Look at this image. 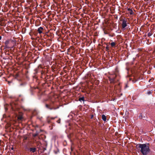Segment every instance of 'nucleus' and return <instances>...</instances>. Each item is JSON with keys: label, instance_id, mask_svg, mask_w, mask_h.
Wrapping results in <instances>:
<instances>
[{"label": "nucleus", "instance_id": "nucleus-1", "mask_svg": "<svg viewBox=\"0 0 155 155\" xmlns=\"http://www.w3.org/2000/svg\"><path fill=\"white\" fill-rule=\"evenodd\" d=\"M149 144H138L136 147L137 148L140 149V151L143 155H147L150 151Z\"/></svg>", "mask_w": 155, "mask_h": 155}, {"label": "nucleus", "instance_id": "nucleus-2", "mask_svg": "<svg viewBox=\"0 0 155 155\" xmlns=\"http://www.w3.org/2000/svg\"><path fill=\"white\" fill-rule=\"evenodd\" d=\"M109 81L111 84H114L119 81V79L117 78V76L115 74H114L109 77Z\"/></svg>", "mask_w": 155, "mask_h": 155}, {"label": "nucleus", "instance_id": "nucleus-3", "mask_svg": "<svg viewBox=\"0 0 155 155\" xmlns=\"http://www.w3.org/2000/svg\"><path fill=\"white\" fill-rule=\"evenodd\" d=\"M45 106L47 108L51 110H55L59 108V107H55L53 101H51L48 104H46Z\"/></svg>", "mask_w": 155, "mask_h": 155}, {"label": "nucleus", "instance_id": "nucleus-4", "mask_svg": "<svg viewBox=\"0 0 155 155\" xmlns=\"http://www.w3.org/2000/svg\"><path fill=\"white\" fill-rule=\"evenodd\" d=\"M56 117H51L49 116L47 117L46 118V122L48 124L51 123L52 126H54L55 124L53 123H52L51 120L54 119Z\"/></svg>", "mask_w": 155, "mask_h": 155}, {"label": "nucleus", "instance_id": "nucleus-5", "mask_svg": "<svg viewBox=\"0 0 155 155\" xmlns=\"http://www.w3.org/2000/svg\"><path fill=\"white\" fill-rule=\"evenodd\" d=\"M121 21H122V28H124L127 26V19H122Z\"/></svg>", "mask_w": 155, "mask_h": 155}, {"label": "nucleus", "instance_id": "nucleus-6", "mask_svg": "<svg viewBox=\"0 0 155 155\" xmlns=\"http://www.w3.org/2000/svg\"><path fill=\"white\" fill-rule=\"evenodd\" d=\"M45 30L44 27H40L38 28L37 31L39 34H44L45 33Z\"/></svg>", "mask_w": 155, "mask_h": 155}, {"label": "nucleus", "instance_id": "nucleus-7", "mask_svg": "<svg viewBox=\"0 0 155 155\" xmlns=\"http://www.w3.org/2000/svg\"><path fill=\"white\" fill-rule=\"evenodd\" d=\"M11 106L12 107V108L13 110H14V108L16 107V106L18 105V103L17 101H13L11 103Z\"/></svg>", "mask_w": 155, "mask_h": 155}, {"label": "nucleus", "instance_id": "nucleus-8", "mask_svg": "<svg viewBox=\"0 0 155 155\" xmlns=\"http://www.w3.org/2000/svg\"><path fill=\"white\" fill-rule=\"evenodd\" d=\"M18 100L21 102H24L25 101V97L21 95H19L18 97Z\"/></svg>", "mask_w": 155, "mask_h": 155}, {"label": "nucleus", "instance_id": "nucleus-9", "mask_svg": "<svg viewBox=\"0 0 155 155\" xmlns=\"http://www.w3.org/2000/svg\"><path fill=\"white\" fill-rule=\"evenodd\" d=\"M139 118L140 119H143L144 120H147V117L145 116H143L141 113L140 114V115L139 116Z\"/></svg>", "mask_w": 155, "mask_h": 155}, {"label": "nucleus", "instance_id": "nucleus-10", "mask_svg": "<svg viewBox=\"0 0 155 155\" xmlns=\"http://www.w3.org/2000/svg\"><path fill=\"white\" fill-rule=\"evenodd\" d=\"M36 148H30L29 150L30 152H31L32 153H34L36 151Z\"/></svg>", "mask_w": 155, "mask_h": 155}, {"label": "nucleus", "instance_id": "nucleus-11", "mask_svg": "<svg viewBox=\"0 0 155 155\" xmlns=\"http://www.w3.org/2000/svg\"><path fill=\"white\" fill-rule=\"evenodd\" d=\"M127 11L129 12V13L130 15H133L134 14V13L133 12V10L130 8H128Z\"/></svg>", "mask_w": 155, "mask_h": 155}, {"label": "nucleus", "instance_id": "nucleus-12", "mask_svg": "<svg viewBox=\"0 0 155 155\" xmlns=\"http://www.w3.org/2000/svg\"><path fill=\"white\" fill-rule=\"evenodd\" d=\"M18 119L19 120H21L23 118L21 114H19L17 117Z\"/></svg>", "mask_w": 155, "mask_h": 155}, {"label": "nucleus", "instance_id": "nucleus-13", "mask_svg": "<svg viewBox=\"0 0 155 155\" xmlns=\"http://www.w3.org/2000/svg\"><path fill=\"white\" fill-rule=\"evenodd\" d=\"M102 120L104 121H106V117L104 114H103L102 116Z\"/></svg>", "mask_w": 155, "mask_h": 155}, {"label": "nucleus", "instance_id": "nucleus-14", "mask_svg": "<svg viewBox=\"0 0 155 155\" xmlns=\"http://www.w3.org/2000/svg\"><path fill=\"white\" fill-rule=\"evenodd\" d=\"M78 100L79 101H80L81 102V101H84V97H80L79 98Z\"/></svg>", "mask_w": 155, "mask_h": 155}, {"label": "nucleus", "instance_id": "nucleus-15", "mask_svg": "<svg viewBox=\"0 0 155 155\" xmlns=\"http://www.w3.org/2000/svg\"><path fill=\"white\" fill-rule=\"evenodd\" d=\"M25 85V84L24 83H21L19 84L20 87H24Z\"/></svg>", "mask_w": 155, "mask_h": 155}, {"label": "nucleus", "instance_id": "nucleus-16", "mask_svg": "<svg viewBox=\"0 0 155 155\" xmlns=\"http://www.w3.org/2000/svg\"><path fill=\"white\" fill-rule=\"evenodd\" d=\"M116 45L115 43L114 42H112L110 43V45L112 47H114Z\"/></svg>", "mask_w": 155, "mask_h": 155}, {"label": "nucleus", "instance_id": "nucleus-17", "mask_svg": "<svg viewBox=\"0 0 155 155\" xmlns=\"http://www.w3.org/2000/svg\"><path fill=\"white\" fill-rule=\"evenodd\" d=\"M9 40H7L5 42V45H8L9 43Z\"/></svg>", "mask_w": 155, "mask_h": 155}, {"label": "nucleus", "instance_id": "nucleus-18", "mask_svg": "<svg viewBox=\"0 0 155 155\" xmlns=\"http://www.w3.org/2000/svg\"><path fill=\"white\" fill-rule=\"evenodd\" d=\"M152 33H151V32H149L148 33V34H147V36L148 37H150V36L152 35Z\"/></svg>", "mask_w": 155, "mask_h": 155}, {"label": "nucleus", "instance_id": "nucleus-19", "mask_svg": "<svg viewBox=\"0 0 155 155\" xmlns=\"http://www.w3.org/2000/svg\"><path fill=\"white\" fill-rule=\"evenodd\" d=\"M19 74L18 73H17L15 75V78H17L18 77Z\"/></svg>", "mask_w": 155, "mask_h": 155}, {"label": "nucleus", "instance_id": "nucleus-20", "mask_svg": "<svg viewBox=\"0 0 155 155\" xmlns=\"http://www.w3.org/2000/svg\"><path fill=\"white\" fill-rule=\"evenodd\" d=\"M9 47H8V45H5V49H9Z\"/></svg>", "mask_w": 155, "mask_h": 155}, {"label": "nucleus", "instance_id": "nucleus-21", "mask_svg": "<svg viewBox=\"0 0 155 155\" xmlns=\"http://www.w3.org/2000/svg\"><path fill=\"white\" fill-rule=\"evenodd\" d=\"M109 49V48L108 46H107L106 47V50L107 51H108Z\"/></svg>", "mask_w": 155, "mask_h": 155}, {"label": "nucleus", "instance_id": "nucleus-22", "mask_svg": "<svg viewBox=\"0 0 155 155\" xmlns=\"http://www.w3.org/2000/svg\"><path fill=\"white\" fill-rule=\"evenodd\" d=\"M57 123L60 124L61 122V119L59 118L58 120L57 121Z\"/></svg>", "mask_w": 155, "mask_h": 155}, {"label": "nucleus", "instance_id": "nucleus-23", "mask_svg": "<svg viewBox=\"0 0 155 155\" xmlns=\"http://www.w3.org/2000/svg\"><path fill=\"white\" fill-rule=\"evenodd\" d=\"M94 116V115H93V114L91 115V119H92L93 118Z\"/></svg>", "mask_w": 155, "mask_h": 155}, {"label": "nucleus", "instance_id": "nucleus-24", "mask_svg": "<svg viewBox=\"0 0 155 155\" xmlns=\"http://www.w3.org/2000/svg\"><path fill=\"white\" fill-rule=\"evenodd\" d=\"M37 134H34V137H35L37 136Z\"/></svg>", "mask_w": 155, "mask_h": 155}, {"label": "nucleus", "instance_id": "nucleus-25", "mask_svg": "<svg viewBox=\"0 0 155 155\" xmlns=\"http://www.w3.org/2000/svg\"><path fill=\"white\" fill-rule=\"evenodd\" d=\"M35 73H37V69H35Z\"/></svg>", "mask_w": 155, "mask_h": 155}, {"label": "nucleus", "instance_id": "nucleus-26", "mask_svg": "<svg viewBox=\"0 0 155 155\" xmlns=\"http://www.w3.org/2000/svg\"><path fill=\"white\" fill-rule=\"evenodd\" d=\"M11 149L12 150H14V148L13 147H12L11 148Z\"/></svg>", "mask_w": 155, "mask_h": 155}, {"label": "nucleus", "instance_id": "nucleus-27", "mask_svg": "<svg viewBox=\"0 0 155 155\" xmlns=\"http://www.w3.org/2000/svg\"><path fill=\"white\" fill-rule=\"evenodd\" d=\"M146 36H147L146 35H144V37H146Z\"/></svg>", "mask_w": 155, "mask_h": 155}, {"label": "nucleus", "instance_id": "nucleus-28", "mask_svg": "<svg viewBox=\"0 0 155 155\" xmlns=\"http://www.w3.org/2000/svg\"><path fill=\"white\" fill-rule=\"evenodd\" d=\"M2 39V37L0 35V40H1Z\"/></svg>", "mask_w": 155, "mask_h": 155}, {"label": "nucleus", "instance_id": "nucleus-29", "mask_svg": "<svg viewBox=\"0 0 155 155\" xmlns=\"http://www.w3.org/2000/svg\"><path fill=\"white\" fill-rule=\"evenodd\" d=\"M150 93H151V92H150H150H148V93H149V94H150Z\"/></svg>", "mask_w": 155, "mask_h": 155}, {"label": "nucleus", "instance_id": "nucleus-30", "mask_svg": "<svg viewBox=\"0 0 155 155\" xmlns=\"http://www.w3.org/2000/svg\"><path fill=\"white\" fill-rule=\"evenodd\" d=\"M52 128H51V130H52Z\"/></svg>", "mask_w": 155, "mask_h": 155}]
</instances>
